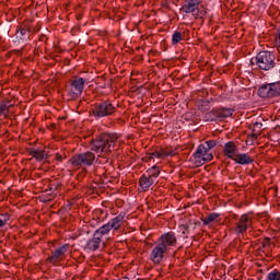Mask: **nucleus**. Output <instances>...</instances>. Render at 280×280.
I'll return each instance as SVG.
<instances>
[{
	"label": "nucleus",
	"mask_w": 280,
	"mask_h": 280,
	"mask_svg": "<svg viewBox=\"0 0 280 280\" xmlns=\"http://www.w3.org/2000/svg\"><path fill=\"white\" fill-rule=\"evenodd\" d=\"M160 152L162 154V159H164V156H174V154H176L174 151L167 149H162Z\"/></svg>",
	"instance_id": "32"
},
{
	"label": "nucleus",
	"mask_w": 280,
	"mask_h": 280,
	"mask_svg": "<svg viewBox=\"0 0 280 280\" xmlns=\"http://www.w3.org/2000/svg\"><path fill=\"white\" fill-rule=\"evenodd\" d=\"M152 159H163L161 151H154L152 153H149L148 161H152Z\"/></svg>",
	"instance_id": "30"
},
{
	"label": "nucleus",
	"mask_w": 280,
	"mask_h": 280,
	"mask_svg": "<svg viewBox=\"0 0 280 280\" xmlns=\"http://www.w3.org/2000/svg\"><path fill=\"white\" fill-rule=\"evenodd\" d=\"M261 133L257 132V131H254L249 137L253 138L255 141H257V139H259V136Z\"/></svg>",
	"instance_id": "36"
},
{
	"label": "nucleus",
	"mask_w": 280,
	"mask_h": 280,
	"mask_svg": "<svg viewBox=\"0 0 280 280\" xmlns=\"http://www.w3.org/2000/svg\"><path fill=\"white\" fill-rule=\"evenodd\" d=\"M178 244V237H176V233L174 232H165L163 233L155 242L154 247L150 254V261L158 265L161 264L165 256L172 248H176Z\"/></svg>",
	"instance_id": "1"
},
{
	"label": "nucleus",
	"mask_w": 280,
	"mask_h": 280,
	"mask_svg": "<svg viewBox=\"0 0 280 280\" xmlns=\"http://www.w3.org/2000/svg\"><path fill=\"white\" fill-rule=\"evenodd\" d=\"M262 124L261 122H255L254 126H252V130L253 132H259L261 133V128H262Z\"/></svg>",
	"instance_id": "33"
},
{
	"label": "nucleus",
	"mask_w": 280,
	"mask_h": 280,
	"mask_svg": "<svg viewBox=\"0 0 280 280\" xmlns=\"http://www.w3.org/2000/svg\"><path fill=\"white\" fill-rule=\"evenodd\" d=\"M237 144H235L234 141H229L223 147V155L226 156V159H231L233 161L238 152Z\"/></svg>",
	"instance_id": "15"
},
{
	"label": "nucleus",
	"mask_w": 280,
	"mask_h": 280,
	"mask_svg": "<svg viewBox=\"0 0 280 280\" xmlns=\"http://www.w3.org/2000/svg\"><path fill=\"white\" fill-rule=\"evenodd\" d=\"M255 60L260 71H272L277 67V57L272 51L262 50L256 55Z\"/></svg>",
	"instance_id": "4"
},
{
	"label": "nucleus",
	"mask_w": 280,
	"mask_h": 280,
	"mask_svg": "<svg viewBox=\"0 0 280 280\" xmlns=\"http://www.w3.org/2000/svg\"><path fill=\"white\" fill-rule=\"evenodd\" d=\"M117 113V105L113 104V101L106 100L95 103L92 108V115L102 119L104 117H113Z\"/></svg>",
	"instance_id": "5"
},
{
	"label": "nucleus",
	"mask_w": 280,
	"mask_h": 280,
	"mask_svg": "<svg viewBox=\"0 0 280 280\" xmlns=\"http://www.w3.org/2000/svg\"><path fill=\"white\" fill-rule=\"evenodd\" d=\"M258 95H259V97H262L265 100L268 97H272V89H271L270 83L260 86L258 89Z\"/></svg>",
	"instance_id": "20"
},
{
	"label": "nucleus",
	"mask_w": 280,
	"mask_h": 280,
	"mask_svg": "<svg viewBox=\"0 0 280 280\" xmlns=\"http://www.w3.org/2000/svg\"><path fill=\"white\" fill-rule=\"evenodd\" d=\"M70 165H72L73 170H81L82 167H91L93 163H95V153L91 151H86L83 153L74 154L69 160Z\"/></svg>",
	"instance_id": "6"
},
{
	"label": "nucleus",
	"mask_w": 280,
	"mask_h": 280,
	"mask_svg": "<svg viewBox=\"0 0 280 280\" xmlns=\"http://www.w3.org/2000/svg\"><path fill=\"white\" fill-rule=\"evenodd\" d=\"M235 109L229 107H217L212 108L205 116L206 121H222V119H229L233 116Z\"/></svg>",
	"instance_id": "9"
},
{
	"label": "nucleus",
	"mask_w": 280,
	"mask_h": 280,
	"mask_svg": "<svg viewBox=\"0 0 280 280\" xmlns=\"http://www.w3.org/2000/svg\"><path fill=\"white\" fill-rule=\"evenodd\" d=\"M122 226H126V214L119 213L118 215L113 218L107 224L101 226V229L108 237V233H110V231H119V229H121Z\"/></svg>",
	"instance_id": "12"
},
{
	"label": "nucleus",
	"mask_w": 280,
	"mask_h": 280,
	"mask_svg": "<svg viewBox=\"0 0 280 280\" xmlns=\"http://www.w3.org/2000/svg\"><path fill=\"white\" fill-rule=\"evenodd\" d=\"M183 40V34L176 31L172 36V45H178Z\"/></svg>",
	"instance_id": "26"
},
{
	"label": "nucleus",
	"mask_w": 280,
	"mask_h": 280,
	"mask_svg": "<svg viewBox=\"0 0 280 280\" xmlns=\"http://www.w3.org/2000/svg\"><path fill=\"white\" fill-rule=\"evenodd\" d=\"M32 34H34V25L32 21L25 20L16 26L14 43H25V40H30Z\"/></svg>",
	"instance_id": "8"
},
{
	"label": "nucleus",
	"mask_w": 280,
	"mask_h": 280,
	"mask_svg": "<svg viewBox=\"0 0 280 280\" xmlns=\"http://www.w3.org/2000/svg\"><path fill=\"white\" fill-rule=\"evenodd\" d=\"M218 145V141L208 140L203 144H199L196 152L190 156V161L194 163L195 167H202L205 163L213 161V153L211 150Z\"/></svg>",
	"instance_id": "3"
},
{
	"label": "nucleus",
	"mask_w": 280,
	"mask_h": 280,
	"mask_svg": "<svg viewBox=\"0 0 280 280\" xmlns=\"http://www.w3.org/2000/svg\"><path fill=\"white\" fill-rule=\"evenodd\" d=\"M200 3H202V0H185L180 12H184V14H192L195 19H202L205 13L200 12Z\"/></svg>",
	"instance_id": "11"
},
{
	"label": "nucleus",
	"mask_w": 280,
	"mask_h": 280,
	"mask_svg": "<svg viewBox=\"0 0 280 280\" xmlns=\"http://www.w3.org/2000/svg\"><path fill=\"white\" fill-rule=\"evenodd\" d=\"M219 218H220V213L212 212L205 219H201V221L203 222L205 226H209V224L213 222H218Z\"/></svg>",
	"instance_id": "22"
},
{
	"label": "nucleus",
	"mask_w": 280,
	"mask_h": 280,
	"mask_svg": "<svg viewBox=\"0 0 280 280\" xmlns=\"http://www.w3.org/2000/svg\"><path fill=\"white\" fill-rule=\"evenodd\" d=\"M272 97H279L280 95V81L270 83Z\"/></svg>",
	"instance_id": "23"
},
{
	"label": "nucleus",
	"mask_w": 280,
	"mask_h": 280,
	"mask_svg": "<svg viewBox=\"0 0 280 280\" xmlns=\"http://www.w3.org/2000/svg\"><path fill=\"white\" fill-rule=\"evenodd\" d=\"M183 226V234L184 235H189V233H191V226L190 225H187V224H185V225H182Z\"/></svg>",
	"instance_id": "34"
},
{
	"label": "nucleus",
	"mask_w": 280,
	"mask_h": 280,
	"mask_svg": "<svg viewBox=\"0 0 280 280\" xmlns=\"http://www.w3.org/2000/svg\"><path fill=\"white\" fill-rule=\"evenodd\" d=\"M8 222H10V214L4 213L2 215V219H0V229H3V226H5V224H8Z\"/></svg>",
	"instance_id": "29"
},
{
	"label": "nucleus",
	"mask_w": 280,
	"mask_h": 280,
	"mask_svg": "<svg viewBox=\"0 0 280 280\" xmlns=\"http://www.w3.org/2000/svg\"><path fill=\"white\" fill-rule=\"evenodd\" d=\"M233 161L237 165H252V163H255V158L248 153H236Z\"/></svg>",
	"instance_id": "16"
},
{
	"label": "nucleus",
	"mask_w": 280,
	"mask_h": 280,
	"mask_svg": "<svg viewBox=\"0 0 280 280\" xmlns=\"http://www.w3.org/2000/svg\"><path fill=\"white\" fill-rule=\"evenodd\" d=\"M58 197L57 192L49 191V189L45 190V202H51V200Z\"/></svg>",
	"instance_id": "24"
},
{
	"label": "nucleus",
	"mask_w": 280,
	"mask_h": 280,
	"mask_svg": "<svg viewBox=\"0 0 280 280\" xmlns=\"http://www.w3.org/2000/svg\"><path fill=\"white\" fill-rule=\"evenodd\" d=\"M12 105H10V100H4L0 102V117H4L8 119V115H10V108Z\"/></svg>",
	"instance_id": "19"
},
{
	"label": "nucleus",
	"mask_w": 280,
	"mask_h": 280,
	"mask_svg": "<svg viewBox=\"0 0 280 280\" xmlns=\"http://www.w3.org/2000/svg\"><path fill=\"white\" fill-rule=\"evenodd\" d=\"M30 156L36 159V161H45V159H49V154L45 152V150H31L28 151Z\"/></svg>",
	"instance_id": "21"
},
{
	"label": "nucleus",
	"mask_w": 280,
	"mask_h": 280,
	"mask_svg": "<svg viewBox=\"0 0 280 280\" xmlns=\"http://www.w3.org/2000/svg\"><path fill=\"white\" fill-rule=\"evenodd\" d=\"M144 175H147L149 178H152V180L156 183V179L159 178V176H161V168L154 165L148 168Z\"/></svg>",
	"instance_id": "18"
},
{
	"label": "nucleus",
	"mask_w": 280,
	"mask_h": 280,
	"mask_svg": "<svg viewBox=\"0 0 280 280\" xmlns=\"http://www.w3.org/2000/svg\"><path fill=\"white\" fill-rule=\"evenodd\" d=\"M69 250V244H65L57 248L55 252H52L51 256L47 258V261L49 264H52V266H56L62 261L65 254Z\"/></svg>",
	"instance_id": "14"
},
{
	"label": "nucleus",
	"mask_w": 280,
	"mask_h": 280,
	"mask_svg": "<svg viewBox=\"0 0 280 280\" xmlns=\"http://www.w3.org/2000/svg\"><path fill=\"white\" fill-rule=\"evenodd\" d=\"M268 248H270V238L266 237L261 242V247H259V250H268Z\"/></svg>",
	"instance_id": "28"
},
{
	"label": "nucleus",
	"mask_w": 280,
	"mask_h": 280,
	"mask_svg": "<svg viewBox=\"0 0 280 280\" xmlns=\"http://www.w3.org/2000/svg\"><path fill=\"white\" fill-rule=\"evenodd\" d=\"M250 226H253V218L249 214H242L235 223L234 233L241 237V235L243 236Z\"/></svg>",
	"instance_id": "13"
},
{
	"label": "nucleus",
	"mask_w": 280,
	"mask_h": 280,
	"mask_svg": "<svg viewBox=\"0 0 280 280\" xmlns=\"http://www.w3.org/2000/svg\"><path fill=\"white\" fill-rule=\"evenodd\" d=\"M275 40H276V43H278V45H280V25H279V27L277 28V33H276V36H275Z\"/></svg>",
	"instance_id": "35"
},
{
	"label": "nucleus",
	"mask_w": 280,
	"mask_h": 280,
	"mask_svg": "<svg viewBox=\"0 0 280 280\" xmlns=\"http://www.w3.org/2000/svg\"><path fill=\"white\" fill-rule=\"evenodd\" d=\"M106 240H108L106 232L100 228L94 232L92 238L88 241L86 249L95 253V250L100 249L102 244H106Z\"/></svg>",
	"instance_id": "10"
},
{
	"label": "nucleus",
	"mask_w": 280,
	"mask_h": 280,
	"mask_svg": "<svg viewBox=\"0 0 280 280\" xmlns=\"http://www.w3.org/2000/svg\"><path fill=\"white\" fill-rule=\"evenodd\" d=\"M65 159H67V154L65 152L55 154V161H57V163H62Z\"/></svg>",
	"instance_id": "31"
},
{
	"label": "nucleus",
	"mask_w": 280,
	"mask_h": 280,
	"mask_svg": "<svg viewBox=\"0 0 280 280\" xmlns=\"http://www.w3.org/2000/svg\"><path fill=\"white\" fill-rule=\"evenodd\" d=\"M89 82L86 79L82 77H73L69 82L68 88V97L69 100H78L82 93H84V84Z\"/></svg>",
	"instance_id": "7"
},
{
	"label": "nucleus",
	"mask_w": 280,
	"mask_h": 280,
	"mask_svg": "<svg viewBox=\"0 0 280 280\" xmlns=\"http://www.w3.org/2000/svg\"><path fill=\"white\" fill-rule=\"evenodd\" d=\"M156 182H153L151 177L147 176L145 173L142 174L139 178V187L141 191H149L152 185H155Z\"/></svg>",
	"instance_id": "17"
},
{
	"label": "nucleus",
	"mask_w": 280,
	"mask_h": 280,
	"mask_svg": "<svg viewBox=\"0 0 280 280\" xmlns=\"http://www.w3.org/2000/svg\"><path fill=\"white\" fill-rule=\"evenodd\" d=\"M117 141H119V133L103 132L91 141V150L97 154H110L114 152Z\"/></svg>",
	"instance_id": "2"
},
{
	"label": "nucleus",
	"mask_w": 280,
	"mask_h": 280,
	"mask_svg": "<svg viewBox=\"0 0 280 280\" xmlns=\"http://www.w3.org/2000/svg\"><path fill=\"white\" fill-rule=\"evenodd\" d=\"M196 224H198V223H196V222H195V223H194V228H192V229H196Z\"/></svg>",
	"instance_id": "38"
},
{
	"label": "nucleus",
	"mask_w": 280,
	"mask_h": 280,
	"mask_svg": "<svg viewBox=\"0 0 280 280\" xmlns=\"http://www.w3.org/2000/svg\"><path fill=\"white\" fill-rule=\"evenodd\" d=\"M267 280H280V271L275 269L268 273Z\"/></svg>",
	"instance_id": "27"
},
{
	"label": "nucleus",
	"mask_w": 280,
	"mask_h": 280,
	"mask_svg": "<svg viewBox=\"0 0 280 280\" xmlns=\"http://www.w3.org/2000/svg\"><path fill=\"white\" fill-rule=\"evenodd\" d=\"M60 189H62V184L56 183L50 184L48 191H52L54 194H57V196L60 194Z\"/></svg>",
	"instance_id": "25"
},
{
	"label": "nucleus",
	"mask_w": 280,
	"mask_h": 280,
	"mask_svg": "<svg viewBox=\"0 0 280 280\" xmlns=\"http://www.w3.org/2000/svg\"><path fill=\"white\" fill-rule=\"evenodd\" d=\"M50 130H56V124L50 125Z\"/></svg>",
	"instance_id": "37"
}]
</instances>
